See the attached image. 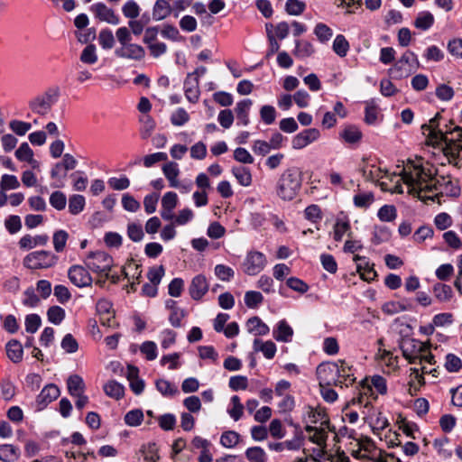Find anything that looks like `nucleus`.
I'll return each mask as SVG.
<instances>
[{
	"label": "nucleus",
	"instance_id": "obj_1",
	"mask_svg": "<svg viewBox=\"0 0 462 462\" xmlns=\"http://www.w3.org/2000/svg\"><path fill=\"white\" fill-rule=\"evenodd\" d=\"M436 170L430 164L407 165L402 171V181L408 186V192L420 199L433 200V197L442 193L438 185L440 180L435 178Z\"/></svg>",
	"mask_w": 462,
	"mask_h": 462
},
{
	"label": "nucleus",
	"instance_id": "obj_2",
	"mask_svg": "<svg viewBox=\"0 0 462 462\" xmlns=\"http://www.w3.org/2000/svg\"><path fill=\"white\" fill-rule=\"evenodd\" d=\"M339 371L343 373L342 374L345 381H347V383L355 382L356 377L352 366L344 360H338L337 362L322 363L317 367V376L319 386H333L335 384V373H339Z\"/></svg>",
	"mask_w": 462,
	"mask_h": 462
},
{
	"label": "nucleus",
	"instance_id": "obj_3",
	"mask_svg": "<svg viewBox=\"0 0 462 462\" xmlns=\"http://www.w3.org/2000/svg\"><path fill=\"white\" fill-rule=\"evenodd\" d=\"M302 183L301 171L291 167L285 170L276 184V193L283 200H292L299 193Z\"/></svg>",
	"mask_w": 462,
	"mask_h": 462
},
{
	"label": "nucleus",
	"instance_id": "obj_4",
	"mask_svg": "<svg viewBox=\"0 0 462 462\" xmlns=\"http://www.w3.org/2000/svg\"><path fill=\"white\" fill-rule=\"evenodd\" d=\"M352 457L361 461L383 462L382 451L377 448L372 439L361 437L350 442Z\"/></svg>",
	"mask_w": 462,
	"mask_h": 462
},
{
	"label": "nucleus",
	"instance_id": "obj_5",
	"mask_svg": "<svg viewBox=\"0 0 462 462\" xmlns=\"http://www.w3.org/2000/svg\"><path fill=\"white\" fill-rule=\"evenodd\" d=\"M60 92L59 88L53 87L47 88L31 98L28 106L34 115L45 116L52 109V106L58 102Z\"/></svg>",
	"mask_w": 462,
	"mask_h": 462
},
{
	"label": "nucleus",
	"instance_id": "obj_6",
	"mask_svg": "<svg viewBox=\"0 0 462 462\" xmlns=\"http://www.w3.org/2000/svg\"><path fill=\"white\" fill-rule=\"evenodd\" d=\"M419 66L420 63L416 54L411 51H407L389 69V74L395 79H402L415 72Z\"/></svg>",
	"mask_w": 462,
	"mask_h": 462
},
{
	"label": "nucleus",
	"instance_id": "obj_7",
	"mask_svg": "<svg viewBox=\"0 0 462 462\" xmlns=\"http://www.w3.org/2000/svg\"><path fill=\"white\" fill-rule=\"evenodd\" d=\"M86 266L97 273L109 278V272L113 266V258L106 252L97 251L90 253L85 259Z\"/></svg>",
	"mask_w": 462,
	"mask_h": 462
},
{
	"label": "nucleus",
	"instance_id": "obj_8",
	"mask_svg": "<svg viewBox=\"0 0 462 462\" xmlns=\"http://www.w3.org/2000/svg\"><path fill=\"white\" fill-rule=\"evenodd\" d=\"M400 346L403 357L410 364H416L418 359L421 357L422 353H426L430 349L429 344L414 338L402 339Z\"/></svg>",
	"mask_w": 462,
	"mask_h": 462
},
{
	"label": "nucleus",
	"instance_id": "obj_9",
	"mask_svg": "<svg viewBox=\"0 0 462 462\" xmlns=\"http://www.w3.org/2000/svg\"><path fill=\"white\" fill-rule=\"evenodd\" d=\"M441 116L437 113L436 116L431 118L428 124L421 125V131L426 135V143L431 145H439L441 140L447 137L449 130H443L439 125V119Z\"/></svg>",
	"mask_w": 462,
	"mask_h": 462
},
{
	"label": "nucleus",
	"instance_id": "obj_10",
	"mask_svg": "<svg viewBox=\"0 0 462 462\" xmlns=\"http://www.w3.org/2000/svg\"><path fill=\"white\" fill-rule=\"evenodd\" d=\"M57 257L49 251H36L27 254L23 264L29 269L49 268L56 263Z\"/></svg>",
	"mask_w": 462,
	"mask_h": 462
},
{
	"label": "nucleus",
	"instance_id": "obj_11",
	"mask_svg": "<svg viewBox=\"0 0 462 462\" xmlns=\"http://www.w3.org/2000/svg\"><path fill=\"white\" fill-rule=\"evenodd\" d=\"M359 171L365 180L377 182L383 180V178H389L391 180L393 177L396 178L395 173H390L388 171H383L374 163H370L367 160L363 159L359 165Z\"/></svg>",
	"mask_w": 462,
	"mask_h": 462
},
{
	"label": "nucleus",
	"instance_id": "obj_12",
	"mask_svg": "<svg viewBox=\"0 0 462 462\" xmlns=\"http://www.w3.org/2000/svg\"><path fill=\"white\" fill-rule=\"evenodd\" d=\"M267 263L265 255L258 251L247 253L243 263L244 272L248 275H256L263 270Z\"/></svg>",
	"mask_w": 462,
	"mask_h": 462
},
{
	"label": "nucleus",
	"instance_id": "obj_13",
	"mask_svg": "<svg viewBox=\"0 0 462 462\" xmlns=\"http://www.w3.org/2000/svg\"><path fill=\"white\" fill-rule=\"evenodd\" d=\"M68 277L79 288L90 286L93 282L88 271L81 265H72L68 271Z\"/></svg>",
	"mask_w": 462,
	"mask_h": 462
},
{
	"label": "nucleus",
	"instance_id": "obj_14",
	"mask_svg": "<svg viewBox=\"0 0 462 462\" xmlns=\"http://www.w3.org/2000/svg\"><path fill=\"white\" fill-rule=\"evenodd\" d=\"M320 133L316 128H309L297 134L291 140V146L294 150H300L317 141Z\"/></svg>",
	"mask_w": 462,
	"mask_h": 462
},
{
	"label": "nucleus",
	"instance_id": "obj_15",
	"mask_svg": "<svg viewBox=\"0 0 462 462\" xmlns=\"http://www.w3.org/2000/svg\"><path fill=\"white\" fill-rule=\"evenodd\" d=\"M441 143H444V146L442 147L444 154L448 158L449 163H453L455 166L458 167L457 159L459 157V153L462 151V142H457L455 138H449L448 135L446 138L441 140Z\"/></svg>",
	"mask_w": 462,
	"mask_h": 462
},
{
	"label": "nucleus",
	"instance_id": "obj_16",
	"mask_svg": "<svg viewBox=\"0 0 462 462\" xmlns=\"http://www.w3.org/2000/svg\"><path fill=\"white\" fill-rule=\"evenodd\" d=\"M90 10L100 21L106 22L111 24H118L120 22L119 17L115 14V12L103 3L92 5L90 6Z\"/></svg>",
	"mask_w": 462,
	"mask_h": 462
},
{
	"label": "nucleus",
	"instance_id": "obj_17",
	"mask_svg": "<svg viewBox=\"0 0 462 462\" xmlns=\"http://www.w3.org/2000/svg\"><path fill=\"white\" fill-rule=\"evenodd\" d=\"M208 288L207 278L202 274H198L191 280L189 292L193 300H199L208 292Z\"/></svg>",
	"mask_w": 462,
	"mask_h": 462
},
{
	"label": "nucleus",
	"instance_id": "obj_18",
	"mask_svg": "<svg viewBox=\"0 0 462 462\" xmlns=\"http://www.w3.org/2000/svg\"><path fill=\"white\" fill-rule=\"evenodd\" d=\"M116 55L120 58L140 60L144 58L145 51L141 45L128 42L116 50Z\"/></svg>",
	"mask_w": 462,
	"mask_h": 462
},
{
	"label": "nucleus",
	"instance_id": "obj_19",
	"mask_svg": "<svg viewBox=\"0 0 462 462\" xmlns=\"http://www.w3.org/2000/svg\"><path fill=\"white\" fill-rule=\"evenodd\" d=\"M184 94L190 103H197L199 98V80L194 74H188L184 81Z\"/></svg>",
	"mask_w": 462,
	"mask_h": 462
},
{
	"label": "nucleus",
	"instance_id": "obj_20",
	"mask_svg": "<svg viewBox=\"0 0 462 462\" xmlns=\"http://www.w3.org/2000/svg\"><path fill=\"white\" fill-rule=\"evenodd\" d=\"M374 395V390L372 384L369 382V378L362 380L357 387L356 396L351 400L352 404H360L367 406L369 404V397Z\"/></svg>",
	"mask_w": 462,
	"mask_h": 462
},
{
	"label": "nucleus",
	"instance_id": "obj_21",
	"mask_svg": "<svg viewBox=\"0 0 462 462\" xmlns=\"http://www.w3.org/2000/svg\"><path fill=\"white\" fill-rule=\"evenodd\" d=\"M305 430L310 433L309 439L319 446H325L328 439V431L332 430L328 426H313L307 424Z\"/></svg>",
	"mask_w": 462,
	"mask_h": 462
},
{
	"label": "nucleus",
	"instance_id": "obj_22",
	"mask_svg": "<svg viewBox=\"0 0 462 462\" xmlns=\"http://www.w3.org/2000/svg\"><path fill=\"white\" fill-rule=\"evenodd\" d=\"M60 395V389L55 384L46 385L37 396L39 409H43L47 404L56 400Z\"/></svg>",
	"mask_w": 462,
	"mask_h": 462
},
{
	"label": "nucleus",
	"instance_id": "obj_23",
	"mask_svg": "<svg viewBox=\"0 0 462 462\" xmlns=\"http://www.w3.org/2000/svg\"><path fill=\"white\" fill-rule=\"evenodd\" d=\"M139 370L134 365L127 366L126 377L129 381L130 388L135 394H140L144 389V382L138 376Z\"/></svg>",
	"mask_w": 462,
	"mask_h": 462
},
{
	"label": "nucleus",
	"instance_id": "obj_24",
	"mask_svg": "<svg viewBox=\"0 0 462 462\" xmlns=\"http://www.w3.org/2000/svg\"><path fill=\"white\" fill-rule=\"evenodd\" d=\"M172 11V7L169 1L156 0L152 7V19L154 21H162L167 18Z\"/></svg>",
	"mask_w": 462,
	"mask_h": 462
},
{
	"label": "nucleus",
	"instance_id": "obj_25",
	"mask_svg": "<svg viewBox=\"0 0 462 462\" xmlns=\"http://www.w3.org/2000/svg\"><path fill=\"white\" fill-rule=\"evenodd\" d=\"M273 337L277 341L289 342L293 335V330L286 320H280L277 324V328L273 329Z\"/></svg>",
	"mask_w": 462,
	"mask_h": 462
},
{
	"label": "nucleus",
	"instance_id": "obj_26",
	"mask_svg": "<svg viewBox=\"0 0 462 462\" xmlns=\"http://www.w3.org/2000/svg\"><path fill=\"white\" fill-rule=\"evenodd\" d=\"M7 357L14 363H20L23 359V350L22 344L16 340L12 339L7 342L5 346Z\"/></svg>",
	"mask_w": 462,
	"mask_h": 462
},
{
	"label": "nucleus",
	"instance_id": "obj_27",
	"mask_svg": "<svg viewBox=\"0 0 462 462\" xmlns=\"http://www.w3.org/2000/svg\"><path fill=\"white\" fill-rule=\"evenodd\" d=\"M247 330L255 336H264L270 331L269 327L259 317H253L246 322Z\"/></svg>",
	"mask_w": 462,
	"mask_h": 462
},
{
	"label": "nucleus",
	"instance_id": "obj_28",
	"mask_svg": "<svg viewBox=\"0 0 462 462\" xmlns=\"http://www.w3.org/2000/svg\"><path fill=\"white\" fill-rule=\"evenodd\" d=\"M252 105L251 99H244L236 104L235 108L236 117L243 125L249 124V111Z\"/></svg>",
	"mask_w": 462,
	"mask_h": 462
},
{
	"label": "nucleus",
	"instance_id": "obj_29",
	"mask_svg": "<svg viewBox=\"0 0 462 462\" xmlns=\"http://www.w3.org/2000/svg\"><path fill=\"white\" fill-rule=\"evenodd\" d=\"M254 349L258 352L261 351L267 359L274 357L276 353V346L273 341H262L261 339L255 338L254 340Z\"/></svg>",
	"mask_w": 462,
	"mask_h": 462
},
{
	"label": "nucleus",
	"instance_id": "obj_30",
	"mask_svg": "<svg viewBox=\"0 0 462 462\" xmlns=\"http://www.w3.org/2000/svg\"><path fill=\"white\" fill-rule=\"evenodd\" d=\"M20 457L18 448L11 444L0 445V460L4 462H16Z\"/></svg>",
	"mask_w": 462,
	"mask_h": 462
},
{
	"label": "nucleus",
	"instance_id": "obj_31",
	"mask_svg": "<svg viewBox=\"0 0 462 462\" xmlns=\"http://www.w3.org/2000/svg\"><path fill=\"white\" fill-rule=\"evenodd\" d=\"M425 383L423 374L420 372L418 367L411 368L410 381H409V392L411 395L417 393L420 386Z\"/></svg>",
	"mask_w": 462,
	"mask_h": 462
},
{
	"label": "nucleus",
	"instance_id": "obj_32",
	"mask_svg": "<svg viewBox=\"0 0 462 462\" xmlns=\"http://www.w3.org/2000/svg\"><path fill=\"white\" fill-rule=\"evenodd\" d=\"M162 171L166 179L169 180L171 188L179 186L178 176L180 174V170L176 162H167L163 165Z\"/></svg>",
	"mask_w": 462,
	"mask_h": 462
},
{
	"label": "nucleus",
	"instance_id": "obj_33",
	"mask_svg": "<svg viewBox=\"0 0 462 462\" xmlns=\"http://www.w3.org/2000/svg\"><path fill=\"white\" fill-rule=\"evenodd\" d=\"M68 391L71 396L79 395L84 393L85 383L78 374L70 375L67 380Z\"/></svg>",
	"mask_w": 462,
	"mask_h": 462
},
{
	"label": "nucleus",
	"instance_id": "obj_34",
	"mask_svg": "<svg viewBox=\"0 0 462 462\" xmlns=\"http://www.w3.org/2000/svg\"><path fill=\"white\" fill-rule=\"evenodd\" d=\"M347 234L350 236V223L347 219L337 218L333 226V238L336 241H341L344 235Z\"/></svg>",
	"mask_w": 462,
	"mask_h": 462
},
{
	"label": "nucleus",
	"instance_id": "obj_35",
	"mask_svg": "<svg viewBox=\"0 0 462 462\" xmlns=\"http://www.w3.org/2000/svg\"><path fill=\"white\" fill-rule=\"evenodd\" d=\"M340 137L348 143H358L362 138L361 131L355 125H346L340 133Z\"/></svg>",
	"mask_w": 462,
	"mask_h": 462
},
{
	"label": "nucleus",
	"instance_id": "obj_36",
	"mask_svg": "<svg viewBox=\"0 0 462 462\" xmlns=\"http://www.w3.org/2000/svg\"><path fill=\"white\" fill-rule=\"evenodd\" d=\"M104 392L107 396L119 400L123 398L125 394V388L121 383L111 380L104 385Z\"/></svg>",
	"mask_w": 462,
	"mask_h": 462
},
{
	"label": "nucleus",
	"instance_id": "obj_37",
	"mask_svg": "<svg viewBox=\"0 0 462 462\" xmlns=\"http://www.w3.org/2000/svg\"><path fill=\"white\" fill-rule=\"evenodd\" d=\"M232 173L237 180L240 185L248 187L252 183V174L249 171V169L239 166V167H234L232 169Z\"/></svg>",
	"mask_w": 462,
	"mask_h": 462
},
{
	"label": "nucleus",
	"instance_id": "obj_38",
	"mask_svg": "<svg viewBox=\"0 0 462 462\" xmlns=\"http://www.w3.org/2000/svg\"><path fill=\"white\" fill-rule=\"evenodd\" d=\"M307 424H319V426H327L328 427L329 420L327 415L322 411L310 410L308 412V416L306 419Z\"/></svg>",
	"mask_w": 462,
	"mask_h": 462
},
{
	"label": "nucleus",
	"instance_id": "obj_39",
	"mask_svg": "<svg viewBox=\"0 0 462 462\" xmlns=\"http://www.w3.org/2000/svg\"><path fill=\"white\" fill-rule=\"evenodd\" d=\"M85 205L86 200L82 195L74 194L69 199V211L72 215H78L82 212Z\"/></svg>",
	"mask_w": 462,
	"mask_h": 462
},
{
	"label": "nucleus",
	"instance_id": "obj_40",
	"mask_svg": "<svg viewBox=\"0 0 462 462\" xmlns=\"http://www.w3.org/2000/svg\"><path fill=\"white\" fill-rule=\"evenodd\" d=\"M314 52L313 45L306 41H296L295 50L293 51V54L297 58H306L312 55Z\"/></svg>",
	"mask_w": 462,
	"mask_h": 462
},
{
	"label": "nucleus",
	"instance_id": "obj_41",
	"mask_svg": "<svg viewBox=\"0 0 462 462\" xmlns=\"http://www.w3.org/2000/svg\"><path fill=\"white\" fill-rule=\"evenodd\" d=\"M433 23L434 16L430 12L420 13L414 21L415 27L423 31L430 29Z\"/></svg>",
	"mask_w": 462,
	"mask_h": 462
},
{
	"label": "nucleus",
	"instance_id": "obj_42",
	"mask_svg": "<svg viewBox=\"0 0 462 462\" xmlns=\"http://www.w3.org/2000/svg\"><path fill=\"white\" fill-rule=\"evenodd\" d=\"M332 48L336 54L343 58L349 51V43L344 35L338 34L333 42Z\"/></svg>",
	"mask_w": 462,
	"mask_h": 462
},
{
	"label": "nucleus",
	"instance_id": "obj_43",
	"mask_svg": "<svg viewBox=\"0 0 462 462\" xmlns=\"http://www.w3.org/2000/svg\"><path fill=\"white\" fill-rule=\"evenodd\" d=\"M240 438V435L236 431L227 430L222 433L220 443L226 448H232L239 443Z\"/></svg>",
	"mask_w": 462,
	"mask_h": 462
},
{
	"label": "nucleus",
	"instance_id": "obj_44",
	"mask_svg": "<svg viewBox=\"0 0 462 462\" xmlns=\"http://www.w3.org/2000/svg\"><path fill=\"white\" fill-rule=\"evenodd\" d=\"M444 367L449 373H457L462 368V360L455 354L449 353L445 356Z\"/></svg>",
	"mask_w": 462,
	"mask_h": 462
},
{
	"label": "nucleus",
	"instance_id": "obj_45",
	"mask_svg": "<svg viewBox=\"0 0 462 462\" xmlns=\"http://www.w3.org/2000/svg\"><path fill=\"white\" fill-rule=\"evenodd\" d=\"M65 316L64 309L60 306H51L47 310L48 320L54 325H60L64 320Z\"/></svg>",
	"mask_w": 462,
	"mask_h": 462
},
{
	"label": "nucleus",
	"instance_id": "obj_46",
	"mask_svg": "<svg viewBox=\"0 0 462 462\" xmlns=\"http://www.w3.org/2000/svg\"><path fill=\"white\" fill-rule=\"evenodd\" d=\"M230 417L237 421L244 414V405L241 403L240 398L234 395L231 398V407L227 410Z\"/></svg>",
	"mask_w": 462,
	"mask_h": 462
},
{
	"label": "nucleus",
	"instance_id": "obj_47",
	"mask_svg": "<svg viewBox=\"0 0 462 462\" xmlns=\"http://www.w3.org/2000/svg\"><path fill=\"white\" fill-rule=\"evenodd\" d=\"M144 462H158L160 456L155 443H148L142 448Z\"/></svg>",
	"mask_w": 462,
	"mask_h": 462
},
{
	"label": "nucleus",
	"instance_id": "obj_48",
	"mask_svg": "<svg viewBox=\"0 0 462 462\" xmlns=\"http://www.w3.org/2000/svg\"><path fill=\"white\" fill-rule=\"evenodd\" d=\"M435 297L440 301H448L452 297V289L450 286L443 283H436L433 287Z\"/></svg>",
	"mask_w": 462,
	"mask_h": 462
},
{
	"label": "nucleus",
	"instance_id": "obj_49",
	"mask_svg": "<svg viewBox=\"0 0 462 462\" xmlns=\"http://www.w3.org/2000/svg\"><path fill=\"white\" fill-rule=\"evenodd\" d=\"M304 217L312 223H319L323 217V213L319 206L312 204L305 208Z\"/></svg>",
	"mask_w": 462,
	"mask_h": 462
},
{
	"label": "nucleus",
	"instance_id": "obj_50",
	"mask_svg": "<svg viewBox=\"0 0 462 462\" xmlns=\"http://www.w3.org/2000/svg\"><path fill=\"white\" fill-rule=\"evenodd\" d=\"M80 60L88 65L95 64L97 61L95 45L88 44L83 49L80 54Z\"/></svg>",
	"mask_w": 462,
	"mask_h": 462
},
{
	"label": "nucleus",
	"instance_id": "obj_51",
	"mask_svg": "<svg viewBox=\"0 0 462 462\" xmlns=\"http://www.w3.org/2000/svg\"><path fill=\"white\" fill-rule=\"evenodd\" d=\"M245 456L251 462H266L267 456L265 451L260 447L247 448Z\"/></svg>",
	"mask_w": 462,
	"mask_h": 462
},
{
	"label": "nucleus",
	"instance_id": "obj_52",
	"mask_svg": "<svg viewBox=\"0 0 462 462\" xmlns=\"http://www.w3.org/2000/svg\"><path fill=\"white\" fill-rule=\"evenodd\" d=\"M69 238V234L65 230H58L53 234V246L56 252H63Z\"/></svg>",
	"mask_w": 462,
	"mask_h": 462
},
{
	"label": "nucleus",
	"instance_id": "obj_53",
	"mask_svg": "<svg viewBox=\"0 0 462 462\" xmlns=\"http://www.w3.org/2000/svg\"><path fill=\"white\" fill-rule=\"evenodd\" d=\"M123 14L126 18L134 20L140 14V6L134 0H128L122 7Z\"/></svg>",
	"mask_w": 462,
	"mask_h": 462
},
{
	"label": "nucleus",
	"instance_id": "obj_54",
	"mask_svg": "<svg viewBox=\"0 0 462 462\" xmlns=\"http://www.w3.org/2000/svg\"><path fill=\"white\" fill-rule=\"evenodd\" d=\"M356 269L362 279L365 281H372L376 276L373 265H370L366 260L364 263H357Z\"/></svg>",
	"mask_w": 462,
	"mask_h": 462
},
{
	"label": "nucleus",
	"instance_id": "obj_55",
	"mask_svg": "<svg viewBox=\"0 0 462 462\" xmlns=\"http://www.w3.org/2000/svg\"><path fill=\"white\" fill-rule=\"evenodd\" d=\"M157 390L164 396H172L178 393L177 387L164 379H159L156 381Z\"/></svg>",
	"mask_w": 462,
	"mask_h": 462
},
{
	"label": "nucleus",
	"instance_id": "obj_56",
	"mask_svg": "<svg viewBox=\"0 0 462 462\" xmlns=\"http://www.w3.org/2000/svg\"><path fill=\"white\" fill-rule=\"evenodd\" d=\"M409 309V307L399 301H388L385 302L382 307L383 312L387 315H394L399 312L405 311Z\"/></svg>",
	"mask_w": 462,
	"mask_h": 462
},
{
	"label": "nucleus",
	"instance_id": "obj_57",
	"mask_svg": "<svg viewBox=\"0 0 462 462\" xmlns=\"http://www.w3.org/2000/svg\"><path fill=\"white\" fill-rule=\"evenodd\" d=\"M377 216L381 221H393L397 216L396 208L393 205H384L378 210Z\"/></svg>",
	"mask_w": 462,
	"mask_h": 462
},
{
	"label": "nucleus",
	"instance_id": "obj_58",
	"mask_svg": "<svg viewBox=\"0 0 462 462\" xmlns=\"http://www.w3.org/2000/svg\"><path fill=\"white\" fill-rule=\"evenodd\" d=\"M143 420V413L141 410H132L128 411L125 416V422L128 426L136 427L139 426Z\"/></svg>",
	"mask_w": 462,
	"mask_h": 462
},
{
	"label": "nucleus",
	"instance_id": "obj_59",
	"mask_svg": "<svg viewBox=\"0 0 462 462\" xmlns=\"http://www.w3.org/2000/svg\"><path fill=\"white\" fill-rule=\"evenodd\" d=\"M260 117L265 125H272L276 119V110L273 106L264 105L260 109Z\"/></svg>",
	"mask_w": 462,
	"mask_h": 462
},
{
	"label": "nucleus",
	"instance_id": "obj_60",
	"mask_svg": "<svg viewBox=\"0 0 462 462\" xmlns=\"http://www.w3.org/2000/svg\"><path fill=\"white\" fill-rule=\"evenodd\" d=\"M263 300V297L259 291H249L245 294V303L250 309L256 308Z\"/></svg>",
	"mask_w": 462,
	"mask_h": 462
},
{
	"label": "nucleus",
	"instance_id": "obj_61",
	"mask_svg": "<svg viewBox=\"0 0 462 462\" xmlns=\"http://www.w3.org/2000/svg\"><path fill=\"white\" fill-rule=\"evenodd\" d=\"M140 122L142 123V125H143L142 132H141L142 137L143 139H146L151 135V134L154 130L155 122L149 115L143 116L140 118Z\"/></svg>",
	"mask_w": 462,
	"mask_h": 462
},
{
	"label": "nucleus",
	"instance_id": "obj_62",
	"mask_svg": "<svg viewBox=\"0 0 462 462\" xmlns=\"http://www.w3.org/2000/svg\"><path fill=\"white\" fill-rule=\"evenodd\" d=\"M31 127L32 125L28 122L20 120H12L9 122V128L19 136L24 135Z\"/></svg>",
	"mask_w": 462,
	"mask_h": 462
},
{
	"label": "nucleus",
	"instance_id": "obj_63",
	"mask_svg": "<svg viewBox=\"0 0 462 462\" xmlns=\"http://www.w3.org/2000/svg\"><path fill=\"white\" fill-rule=\"evenodd\" d=\"M353 200L356 207L367 208L374 202V195L371 192L359 193L354 196Z\"/></svg>",
	"mask_w": 462,
	"mask_h": 462
},
{
	"label": "nucleus",
	"instance_id": "obj_64",
	"mask_svg": "<svg viewBox=\"0 0 462 462\" xmlns=\"http://www.w3.org/2000/svg\"><path fill=\"white\" fill-rule=\"evenodd\" d=\"M448 51L456 59L462 60V39L454 38L448 42Z\"/></svg>",
	"mask_w": 462,
	"mask_h": 462
}]
</instances>
